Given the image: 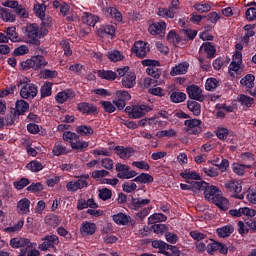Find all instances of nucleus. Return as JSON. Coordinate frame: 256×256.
Wrapping results in <instances>:
<instances>
[{
  "label": "nucleus",
  "mask_w": 256,
  "mask_h": 256,
  "mask_svg": "<svg viewBox=\"0 0 256 256\" xmlns=\"http://www.w3.org/2000/svg\"><path fill=\"white\" fill-rule=\"evenodd\" d=\"M187 99V94L180 91H172L170 93L171 103H183Z\"/></svg>",
  "instance_id": "obj_33"
},
{
  "label": "nucleus",
  "mask_w": 256,
  "mask_h": 256,
  "mask_svg": "<svg viewBox=\"0 0 256 256\" xmlns=\"http://www.w3.org/2000/svg\"><path fill=\"white\" fill-rule=\"evenodd\" d=\"M201 123L203 122L197 118L185 120L184 125L188 127L186 133L188 135H199L201 133Z\"/></svg>",
  "instance_id": "obj_9"
},
{
  "label": "nucleus",
  "mask_w": 256,
  "mask_h": 256,
  "mask_svg": "<svg viewBox=\"0 0 256 256\" xmlns=\"http://www.w3.org/2000/svg\"><path fill=\"white\" fill-rule=\"evenodd\" d=\"M60 46L62 47V49L64 51L65 57H71V55H73V50H71V43H69V41L62 40L60 42Z\"/></svg>",
  "instance_id": "obj_50"
},
{
  "label": "nucleus",
  "mask_w": 256,
  "mask_h": 256,
  "mask_svg": "<svg viewBox=\"0 0 256 256\" xmlns=\"http://www.w3.org/2000/svg\"><path fill=\"white\" fill-rule=\"evenodd\" d=\"M39 93V87L36 84H25L20 90V97L22 99H35Z\"/></svg>",
  "instance_id": "obj_6"
},
{
  "label": "nucleus",
  "mask_w": 256,
  "mask_h": 256,
  "mask_svg": "<svg viewBox=\"0 0 256 256\" xmlns=\"http://www.w3.org/2000/svg\"><path fill=\"white\" fill-rule=\"evenodd\" d=\"M147 75L153 77V79H159L161 77V70L159 68H147Z\"/></svg>",
  "instance_id": "obj_61"
},
{
  "label": "nucleus",
  "mask_w": 256,
  "mask_h": 256,
  "mask_svg": "<svg viewBox=\"0 0 256 256\" xmlns=\"http://www.w3.org/2000/svg\"><path fill=\"white\" fill-rule=\"evenodd\" d=\"M27 185H29V179L27 178H22L19 181L14 182L15 189H18L19 191H21V189H25Z\"/></svg>",
  "instance_id": "obj_63"
},
{
  "label": "nucleus",
  "mask_w": 256,
  "mask_h": 256,
  "mask_svg": "<svg viewBox=\"0 0 256 256\" xmlns=\"http://www.w3.org/2000/svg\"><path fill=\"white\" fill-rule=\"evenodd\" d=\"M31 200L22 198L18 201L16 211L19 215H29L31 213Z\"/></svg>",
  "instance_id": "obj_15"
},
{
  "label": "nucleus",
  "mask_w": 256,
  "mask_h": 256,
  "mask_svg": "<svg viewBox=\"0 0 256 256\" xmlns=\"http://www.w3.org/2000/svg\"><path fill=\"white\" fill-rule=\"evenodd\" d=\"M116 97L117 99H120V101H124L126 103L127 101H131V94H129V91L127 90L116 91Z\"/></svg>",
  "instance_id": "obj_56"
},
{
  "label": "nucleus",
  "mask_w": 256,
  "mask_h": 256,
  "mask_svg": "<svg viewBox=\"0 0 256 256\" xmlns=\"http://www.w3.org/2000/svg\"><path fill=\"white\" fill-rule=\"evenodd\" d=\"M53 91V82H46L40 88L41 99L45 97H51Z\"/></svg>",
  "instance_id": "obj_37"
},
{
  "label": "nucleus",
  "mask_w": 256,
  "mask_h": 256,
  "mask_svg": "<svg viewBox=\"0 0 256 256\" xmlns=\"http://www.w3.org/2000/svg\"><path fill=\"white\" fill-rule=\"evenodd\" d=\"M149 51H151V49L149 48V43L144 41H137L132 46V53H135L138 59H145Z\"/></svg>",
  "instance_id": "obj_5"
},
{
  "label": "nucleus",
  "mask_w": 256,
  "mask_h": 256,
  "mask_svg": "<svg viewBox=\"0 0 256 256\" xmlns=\"http://www.w3.org/2000/svg\"><path fill=\"white\" fill-rule=\"evenodd\" d=\"M225 189H227V191H230V193H233V197H235V199H243V194H239L241 193V191H243V186L241 185V183H239V181L237 180H230L228 182H226L224 184Z\"/></svg>",
  "instance_id": "obj_8"
},
{
  "label": "nucleus",
  "mask_w": 256,
  "mask_h": 256,
  "mask_svg": "<svg viewBox=\"0 0 256 256\" xmlns=\"http://www.w3.org/2000/svg\"><path fill=\"white\" fill-rule=\"evenodd\" d=\"M131 170V167L127 164L123 163H116V171L118 179H127V175L129 171Z\"/></svg>",
  "instance_id": "obj_25"
},
{
  "label": "nucleus",
  "mask_w": 256,
  "mask_h": 256,
  "mask_svg": "<svg viewBox=\"0 0 256 256\" xmlns=\"http://www.w3.org/2000/svg\"><path fill=\"white\" fill-rule=\"evenodd\" d=\"M165 239L167 241V243H170L171 245H175V243H177V241H179V236L176 233L173 232H166L165 234Z\"/></svg>",
  "instance_id": "obj_57"
},
{
  "label": "nucleus",
  "mask_w": 256,
  "mask_h": 256,
  "mask_svg": "<svg viewBox=\"0 0 256 256\" xmlns=\"http://www.w3.org/2000/svg\"><path fill=\"white\" fill-rule=\"evenodd\" d=\"M98 192H99L98 197L102 201H109V199L113 197V192L109 188L99 189Z\"/></svg>",
  "instance_id": "obj_47"
},
{
  "label": "nucleus",
  "mask_w": 256,
  "mask_h": 256,
  "mask_svg": "<svg viewBox=\"0 0 256 256\" xmlns=\"http://www.w3.org/2000/svg\"><path fill=\"white\" fill-rule=\"evenodd\" d=\"M76 133L81 135V137H91L95 133V130L89 125H79L76 127Z\"/></svg>",
  "instance_id": "obj_27"
},
{
  "label": "nucleus",
  "mask_w": 256,
  "mask_h": 256,
  "mask_svg": "<svg viewBox=\"0 0 256 256\" xmlns=\"http://www.w3.org/2000/svg\"><path fill=\"white\" fill-rule=\"evenodd\" d=\"M151 203L150 199H143V198H131V205L134 209H141V207H145Z\"/></svg>",
  "instance_id": "obj_38"
},
{
  "label": "nucleus",
  "mask_w": 256,
  "mask_h": 256,
  "mask_svg": "<svg viewBox=\"0 0 256 256\" xmlns=\"http://www.w3.org/2000/svg\"><path fill=\"white\" fill-rule=\"evenodd\" d=\"M82 22L84 25H88L89 27H95V25H97L99 22V18L95 14L85 12L82 16Z\"/></svg>",
  "instance_id": "obj_22"
},
{
  "label": "nucleus",
  "mask_w": 256,
  "mask_h": 256,
  "mask_svg": "<svg viewBox=\"0 0 256 256\" xmlns=\"http://www.w3.org/2000/svg\"><path fill=\"white\" fill-rule=\"evenodd\" d=\"M132 181H134V183H143L144 185H149L150 183H153L154 178L153 176H151V174L141 173Z\"/></svg>",
  "instance_id": "obj_35"
},
{
  "label": "nucleus",
  "mask_w": 256,
  "mask_h": 256,
  "mask_svg": "<svg viewBox=\"0 0 256 256\" xmlns=\"http://www.w3.org/2000/svg\"><path fill=\"white\" fill-rule=\"evenodd\" d=\"M53 155L60 157V155H67V147L62 144H56L52 150Z\"/></svg>",
  "instance_id": "obj_54"
},
{
  "label": "nucleus",
  "mask_w": 256,
  "mask_h": 256,
  "mask_svg": "<svg viewBox=\"0 0 256 256\" xmlns=\"http://www.w3.org/2000/svg\"><path fill=\"white\" fill-rule=\"evenodd\" d=\"M219 87V81L216 78H208L205 83L206 91H215V88Z\"/></svg>",
  "instance_id": "obj_49"
},
{
  "label": "nucleus",
  "mask_w": 256,
  "mask_h": 256,
  "mask_svg": "<svg viewBox=\"0 0 256 256\" xmlns=\"http://www.w3.org/2000/svg\"><path fill=\"white\" fill-rule=\"evenodd\" d=\"M25 35L29 39L31 45L39 47L41 45V40L39 39V25L36 23L28 24L25 27Z\"/></svg>",
  "instance_id": "obj_4"
},
{
  "label": "nucleus",
  "mask_w": 256,
  "mask_h": 256,
  "mask_svg": "<svg viewBox=\"0 0 256 256\" xmlns=\"http://www.w3.org/2000/svg\"><path fill=\"white\" fill-rule=\"evenodd\" d=\"M107 57L112 63H117V61H123V59H125V56H123L119 50L108 52Z\"/></svg>",
  "instance_id": "obj_45"
},
{
  "label": "nucleus",
  "mask_w": 256,
  "mask_h": 256,
  "mask_svg": "<svg viewBox=\"0 0 256 256\" xmlns=\"http://www.w3.org/2000/svg\"><path fill=\"white\" fill-rule=\"evenodd\" d=\"M6 37H8V39H10V41H12V43H17V28L15 27H8L6 30Z\"/></svg>",
  "instance_id": "obj_53"
},
{
  "label": "nucleus",
  "mask_w": 256,
  "mask_h": 256,
  "mask_svg": "<svg viewBox=\"0 0 256 256\" xmlns=\"http://www.w3.org/2000/svg\"><path fill=\"white\" fill-rule=\"evenodd\" d=\"M47 65H49V62H47L43 55L32 56L30 59L20 63L22 71H29V69L39 71L40 69H43V67H47Z\"/></svg>",
  "instance_id": "obj_2"
},
{
  "label": "nucleus",
  "mask_w": 256,
  "mask_h": 256,
  "mask_svg": "<svg viewBox=\"0 0 256 256\" xmlns=\"http://www.w3.org/2000/svg\"><path fill=\"white\" fill-rule=\"evenodd\" d=\"M87 147H89V142L81 140V137L79 135L78 140H75L71 146L73 151H83V149H87Z\"/></svg>",
  "instance_id": "obj_43"
},
{
  "label": "nucleus",
  "mask_w": 256,
  "mask_h": 256,
  "mask_svg": "<svg viewBox=\"0 0 256 256\" xmlns=\"http://www.w3.org/2000/svg\"><path fill=\"white\" fill-rule=\"evenodd\" d=\"M34 13L36 17H39V19H43V17H45V7H43L42 4L35 5Z\"/></svg>",
  "instance_id": "obj_62"
},
{
  "label": "nucleus",
  "mask_w": 256,
  "mask_h": 256,
  "mask_svg": "<svg viewBox=\"0 0 256 256\" xmlns=\"http://www.w3.org/2000/svg\"><path fill=\"white\" fill-rule=\"evenodd\" d=\"M62 139L63 141H66V143H70V146L72 147L73 143L78 141L79 134L72 131H65L63 132Z\"/></svg>",
  "instance_id": "obj_39"
},
{
  "label": "nucleus",
  "mask_w": 256,
  "mask_h": 256,
  "mask_svg": "<svg viewBox=\"0 0 256 256\" xmlns=\"http://www.w3.org/2000/svg\"><path fill=\"white\" fill-rule=\"evenodd\" d=\"M234 231L235 227H233L231 224L222 226L216 230L218 237H221L222 239H225V237H230Z\"/></svg>",
  "instance_id": "obj_23"
},
{
  "label": "nucleus",
  "mask_w": 256,
  "mask_h": 256,
  "mask_svg": "<svg viewBox=\"0 0 256 256\" xmlns=\"http://www.w3.org/2000/svg\"><path fill=\"white\" fill-rule=\"evenodd\" d=\"M2 5L3 7H9L10 9H15L16 14L21 19H27V17H29V13L27 12V10H25L23 5H20L17 0H7Z\"/></svg>",
  "instance_id": "obj_7"
},
{
  "label": "nucleus",
  "mask_w": 256,
  "mask_h": 256,
  "mask_svg": "<svg viewBox=\"0 0 256 256\" xmlns=\"http://www.w3.org/2000/svg\"><path fill=\"white\" fill-rule=\"evenodd\" d=\"M238 103H240L243 107H246V109H249V107H253L255 104V99L248 95L240 94L238 96Z\"/></svg>",
  "instance_id": "obj_31"
},
{
  "label": "nucleus",
  "mask_w": 256,
  "mask_h": 256,
  "mask_svg": "<svg viewBox=\"0 0 256 256\" xmlns=\"http://www.w3.org/2000/svg\"><path fill=\"white\" fill-rule=\"evenodd\" d=\"M113 151L120 157V159H130L135 154V149L132 147L115 146L112 147Z\"/></svg>",
  "instance_id": "obj_14"
},
{
  "label": "nucleus",
  "mask_w": 256,
  "mask_h": 256,
  "mask_svg": "<svg viewBox=\"0 0 256 256\" xmlns=\"http://www.w3.org/2000/svg\"><path fill=\"white\" fill-rule=\"evenodd\" d=\"M113 221L116 223V225H127L129 221H131V216L120 212L113 215Z\"/></svg>",
  "instance_id": "obj_29"
},
{
  "label": "nucleus",
  "mask_w": 256,
  "mask_h": 256,
  "mask_svg": "<svg viewBox=\"0 0 256 256\" xmlns=\"http://www.w3.org/2000/svg\"><path fill=\"white\" fill-rule=\"evenodd\" d=\"M0 18L5 21V23H13L15 21V16L11 13V10L7 8H0Z\"/></svg>",
  "instance_id": "obj_41"
},
{
  "label": "nucleus",
  "mask_w": 256,
  "mask_h": 256,
  "mask_svg": "<svg viewBox=\"0 0 256 256\" xmlns=\"http://www.w3.org/2000/svg\"><path fill=\"white\" fill-rule=\"evenodd\" d=\"M150 111H153V108L149 105H136L133 107L130 119H141V117H145V114L149 113Z\"/></svg>",
  "instance_id": "obj_11"
},
{
  "label": "nucleus",
  "mask_w": 256,
  "mask_h": 256,
  "mask_svg": "<svg viewBox=\"0 0 256 256\" xmlns=\"http://www.w3.org/2000/svg\"><path fill=\"white\" fill-rule=\"evenodd\" d=\"M152 247L154 249H159V253H162V255L165 256H181V250H179V247L170 245L163 240L152 241Z\"/></svg>",
  "instance_id": "obj_3"
},
{
  "label": "nucleus",
  "mask_w": 256,
  "mask_h": 256,
  "mask_svg": "<svg viewBox=\"0 0 256 256\" xmlns=\"http://www.w3.org/2000/svg\"><path fill=\"white\" fill-rule=\"evenodd\" d=\"M201 181H192L190 182V185L187 184H180V189L182 191H192L193 193H197V191H199V189H201Z\"/></svg>",
  "instance_id": "obj_32"
},
{
  "label": "nucleus",
  "mask_w": 256,
  "mask_h": 256,
  "mask_svg": "<svg viewBox=\"0 0 256 256\" xmlns=\"http://www.w3.org/2000/svg\"><path fill=\"white\" fill-rule=\"evenodd\" d=\"M27 169L32 171V173H39V171H43V164L39 161H31L27 164Z\"/></svg>",
  "instance_id": "obj_48"
},
{
  "label": "nucleus",
  "mask_w": 256,
  "mask_h": 256,
  "mask_svg": "<svg viewBox=\"0 0 256 256\" xmlns=\"http://www.w3.org/2000/svg\"><path fill=\"white\" fill-rule=\"evenodd\" d=\"M42 241L43 243L39 245V249L40 251H47L59 244V237L57 235H46L42 238Z\"/></svg>",
  "instance_id": "obj_10"
},
{
  "label": "nucleus",
  "mask_w": 256,
  "mask_h": 256,
  "mask_svg": "<svg viewBox=\"0 0 256 256\" xmlns=\"http://www.w3.org/2000/svg\"><path fill=\"white\" fill-rule=\"evenodd\" d=\"M189 99H193L194 101H199L200 103H203L205 101V96L202 95L201 88L197 85H191L188 86L186 89Z\"/></svg>",
  "instance_id": "obj_13"
},
{
  "label": "nucleus",
  "mask_w": 256,
  "mask_h": 256,
  "mask_svg": "<svg viewBox=\"0 0 256 256\" xmlns=\"http://www.w3.org/2000/svg\"><path fill=\"white\" fill-rule=\"evenodd\" d=\"M245 169H251V166L237 163V162H234L232 164L233 173H235V175H238L239 177H243L245 175L246 173Z\"/></svg>",
  "instance_id": "obj_28"
},
{
  "label": "nucleus",
  "mask_w": 256,
  "mask_h": 256,
  "mask_svg": "<svg viewBox=\"0 0 256 256\" xmlns=\"http://www.w3.org/2000/svg\"><path fill=\"white\" fill-rule=\"evenodd\" d=\"M247 21H255L256 19V8L250 7L245 12Z\"/></svg>",
  "instance_id": "obj_64"
},
{
  "label": "nucleus",
  "mask_w": 256,
  "mask_h": 256,
  "mask_svg": "<svg viewBox=\"0 0 256 256\" xmlns=\"http://www.w3.org/2000/svg\"><path fill=\"white\" fill-rule=\"evenodd\" d=\"M215 133L220 141H225L229 135V130L227 128H218Z\"/></svg>",
  "instance_id": "obj_58"
},
{
  "label": "nucleus",
  "mask_w": 256,
  "mask_h": 256,
  "mask_svg": "<svg viewBox=\"0 0 256 256\" xmlns=\"http://www.w3.org/2000/svg\"><path fill=\"white\" fill-rule=\"evenodd\" d=\"M15 107H16V109L14 110L15 115H17V117H21V115H25V113L29 111L30 106L27 101L18 100L16 101Z\"/></svg>",
  "instance_id": "obj_20"
},
{
  "label": "nucleus",
  "mask_w": 256,
  "mask_h": 256,
  "mask_svg": "<svg viewBox=\"0 0 256 256\" xmlns=\"http://www.w3.org/2000/svg\"><path fill=\"white\" fill-rule=\"evenodd\" d=\"M10 246L13 249H31L33 243L27 238L16 237L10 240Z\"/></svg>",
  "instance_id": "obj_12"
},
{
  "label": "nucleus",
  "mask_w": 256,
  "mask_h": 256,
  "mask_svg": "<svg viewBox=\"0 0 256 256\" xmlns=\"http://www.w3.org/2000/svg\"><path fill=\"white\" fill-rule=\"evenodd\" d=\"M202 184L199 191L204 192V197L207 201H212L216 207L221 211H227L229 209V200L221 195V190L215 185H210L205 181H200Z\"/></svg>",
  "instance_id": "obj_1"
},
{
  "label": "nucleus",
  "mask_w": 256,
  "mask_h": 256,
  "mask_svg": "<svg viewBox=\"0 0 256 256\" xmlns=\"http://www.w3.org/2000/svg\"><path fill=\"white\" fill-rule=\"evenodd\" d=\"M124 89H133L137 85V75L134 72H128L121 80Z\"/></svg>",
  "instance_id": "obj_17"
},
{
  "label": "nucleus",
  "mask_w": 256,
  "mask_h": 256,
  "mask_svg": "<svg viewBox=\"0 0 256 256\" xmlns=\"http://www.w3.org/2000/svg\"><path fill=\"white\" fill-rule=\"evenodd\" d=\"M106 13H108L113 19L118 21V23H121V21H123V15L115 7H108L106 9Z\"/></svg>",
  "instance_id": "obj_46"
},
{
  "label": "nucleus",
  "mask_w": 256,
  "mask_h": 256,
  "mask_svg": "<svg viewBox=\"0 0 256 256\" xmlns=\"http://www.w3.org/2000/svg\"><path fill=\"white\" fill-rule=\"evenodd\" d=\"M193 9L198 13H209L211 11V4L203 3V2H196L193 5Z\"/></svg>",
  "instance_id": "obj_44"
},
{
  "label": "nucleus",
  "mask_w": 256,
  "mask_h": 256,
  "mask_svg": "<svg viewBox=\"0 0 256 256\" xmlns=\"http://www.w3.org/2000/svg\"><path fill=\"white\" fill-rule=\"evenodd\" d=\"M27 53H29V47L22 45L15 48L13 55L14 57H21V55H27Z\"/></svg>",
  "instance_id": "obj_59"
},
{
  "label": "nucleus",
  "mask_w": 256,
  "mask_h": 256,
  "mask_svg": "<svg viewBox=\"0 0 256 256\" xmlns=\"http://www.w3.org/2000/svg\"><path fill=\"white\" fill-rule=\"evenodd\" d=\"M188 69H189V63L184 62L177 65L175 68H173L170 73L171 75H185Z\"/></svg>",
  "instance_id": "obj_42"
},
{
  "label": "nucleus",
  "mask_w": 256,
  "mask_h": 256,
  "mask_svg": "<svg viewBox=\"0 0 256 256\" xmlns=\"http://www.w3.org/2000/svg\"><path fill=\"white\" fill-rule=\"evenodd\" d=\"M122 189L125 193H133V191L137 190V184L135 182H126L122 185Z\"/></svg>",
  "instance_id": "obj_60"
},
{
  "label": "nucleus",
  "mask_w": 256,
  "mask_h": 256,
  "mask_svg": "<svg viewBox=\"0 0 256 256\" xmlns=\"http://www.w3.org/2000/svg\"><path fill=\"white\" fill-rule=\"evenodd\" d=\"M240 85L245 87L247 91L253 89L255 87V75L247 74L240 80Z\"/></svg>",
  "instance_id": "obj_24"
},
{
  "label": "nucleus",
  "mask_w": 256,
  "mask_h": 256,
  "mask_svg": "<svg viewBox=\"0 0 256 256\" xmlns=\"http://www.w3.org/2000/svg\"><path fill=\"white\" fill-rule=\"evenodd\" d=\"M167 29V24L165 22H155L151 24L148 28L150 35H159Z\"/></svg>",
  "instance_id": "obj_21"
},
{
  "label": "nucleus",
  "mask_w": 256,
  "mask_h": 256,
  "mask_svg": "<svg viewBox=\"0 0 256 256\" xmlns=\"http://www.w3.org/2000/svg\"><path fill=\"white\" fill-rule=\"evenodd\" d=\"M156 137L163 138V137H177V131L171 128L169 130H161L156 133Z\"/></svg>",
  "instance_id": "obj_52"
},
{
  "label": "nucleus",
  "mask_w": 256,
  "mask_h": 256,
  "mask_svg": "<svg viewBox=\"0 0 256 256\" xmlns=\"http://www.w3.org/2000/svg\"><path fill=\"white\" fill-rule=\"evenodd\" d=\"M200 53H206L207 59H215L217 48L211 42H204L200 47Z\"/></svg>",
  "instance_id": "obj_18"
},
{
  "label": "nucleus",
  "mask_w": 256,
  "mask_h": 256,
  "mask_svg": "<svg viewBox=\"0 0 256 256\" xmlns=\"http://www.w3.org/2000/svg\"><path fill=\"white\" fill-rule=\"evenodd\" d=\"M98 77L105 79L106 81H115L117 79V73L113 70H98Z\"/></svg>",
  "instance_id": "obj_34"
},
{
  "label": "nucleus",
  "mask_w": 256,
  "mask_h": 256,
  "mask_svg": "<svg viewBox=\"0 0 256 256\" xmlns=\"http://www.w3.org/2000/svg\"><path fill=\"white\" fill-rule=\"evenodd\" d=\"M95 231H97V225L93 222H83L80 227L82 235H95Z\"/></svg>",
  "instance_id": "obj_19"
},
{
  "label": "nucleus",
  "mask_w": 256,
  "mask_h": 256,
  "mask_svg": "<svg viewBox=\"0 0 256 256\" xmlns=\"http://www.w3.org/2000/svg\"><path fill=\"white\" fill-rule=\"evenodd\" d=\"M150 231H153L156 235H166L169 231V226L167 224H154L150 227Z\"/></svg>",
  "instance_id": "obj_40"
},
{
  "label": "nucleus",
  "mask_w": 256,
  "mask_h": 256,
  "mask_svg": "<svg viewBox=\"0 0 256 256\" xmlns=\"http://www.w3.org/2000/svg\"><path fill=\"white\" fill-rule=\"evenodd\" d=\"M187 108L193 113V115H195V117H199V115H201V104H199V102L195 100H188Z\"/></svg>",
  "instance_id": "obj_36"
},
{
  "label": "nucleus",
  "mask_w": 256,
  "mask_h": 256,
  "mask_svg": "<svg viewBox=\"0 0 256 256\" xmlns=\"http://www.w3.org/2000/svg\"><path fill=\"white\" fill-rule=\"evenodd\" d=\"M57 75H59L57 70L44 69L41 72L42 79H56Z\"/></svg>",
  "instance_id": "obj_51"
},
{
  "label": "nucleus",
  "mask_w": 256,
  "mask_h": 256,
  "mask_svg": "<svg viewBox=\"0 0 256 256\" xmlns=\"http://www.w3.org/2000/svg\"><path fill=\"white\" fill-rule=\"evenodd\" d=\"M73 97H75V95L73 94V91L68 90V91L59 92L56 95L55 99L57 103H59L60 105H63V103H65L67 99H73Z\"/></svg>",
  "instance_id": "obj_30"
},
{
  "label": "nucleus",
  "mask_w": 256,
  "mask_h": 256,
  "mask_svg": "<svg viewBox=\"0 0 256 256\" xmlns=\"http://www.w3.org/2000/svg\"><path fill=\"white\" fill-rule=\"evenodd\" d=\"M77 109L80 111V113H83V115H98L99 113L97 111V106L87 102H80L77 105Z\"/></svg>",
  "instance_id": "obj_16"
},
{
  "label": "nucleus",
  "mask_w": 256,
  "mask_h": 256,
  "mask_svg": "<svg viewBox=\"0 0 256 256\" xmlns=\"http://www.w3.org/2000/svg\"><path fill=\"white\" fill-rule=\"evenodd\" d=\"M100 105H102L105 113H115L116 109L115 105H113V103H111V101H105L102 100L100 101Z\"/></svg>",
  "instance_id": "obj_55"
},
{
  "label": "nucleus",
  "mask_w": 256,
  "mask_h": 256,
  "mask_svg": "<svg viewBox=\"0 0 256 256\" xmlns=\"http://www.w3.org/2000/svg\"><path fill=\"white\" fill-rule=\"evenodd\" d=\"M180 177H182V179H186V183H190L189 179L193 181H201V175L199 173L187 169L180 173Z\"/></svg>",
  "instance_id": "obj_26"
}]
</instances>
